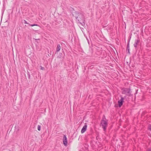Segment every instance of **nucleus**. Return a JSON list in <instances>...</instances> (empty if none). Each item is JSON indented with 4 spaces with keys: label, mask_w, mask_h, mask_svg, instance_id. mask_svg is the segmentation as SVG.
<instances>
[{
    "label": "nucleus",
    "mask_w": 151,
    "mask_h": 151,
    "mask_svg": "<svg viewBox=\"0 0 151 151\" xmlns=\"http://www.w3.org/2000/svg\"><path fill=\"white\" fill-rule=\"evenodd\" d=\"M72 14L73 17L75 18L81 24H82V23L81 22H82L84 23L83 22L84 17L82 14L78 12L75 11H74L73 12Z\"/></svg>",
    "instance_id": "nucleus-1"
},
{
    "label": "nucleus",
    "mask_w": 151,
    "mask_h": 151,
    "mask_svg": "<svg viewBox=\"0 0 151 151\" xmlns=\"http://www.w3.org/2000/svg\"><path fill=\"white\" fill-rule=\"evenodd\" d=\"M107 122L105 120H101V124L104 131H105L106 128L107 126Z\"/></svg>",
    "instance_id": "nucleus-2"
},
{
    "label": "nucleus",
    "mask_w": 151,
    "mask_h": 151,
    "mask_svg": "<svg viewBox=\"0 0 151 151\" xmlns=\"http://www.w3.org/2000/svg\"><path fill=\"white\" fill-rule=\"evenodd\" d=\"M122 93L125 94L128 96H130L131 95L130 90L127 88H125L122 89Z\"/></svg>",
    "instance_id": "nucleus-3"
},
{
    "label": "nucleus",
    "mask_w": 151,
    "mask_h": 151,
    "mask_svg": "<svg viewBox=\"0 0 151 151\" xmlns=\"http://www.w3.org/2000/svg\"><path fill=\"white\" fill-rule=\"evenodd\" d=\"M124 98L122 97L121 99L118 101V105L119 107H120L122 105L124 102Z\"/></svg>",
    "instance_id": "nucleus-4"
},
{
    "label": "nucleus",
    "mask_w": 151,
    "mask_h": 151,
    "mask_svg": "<svg viewBox=\"0 0 151 151\" xmlns=\"http://www.w3.org/2000/svg\"><path fill=\"white\" fill-rule=\"evenodd\" d=\"M63 144L65 146H66L67 145V141L66 137L65 135H64L63 137Z\"/></svg>",
    "instance_id": "nucleus-5"
},
{
    "label": "nucleus",
    "mask_w": 151,
    "mask_h": 151,
    "mask_svg": "<svg viewBox=\"0 0 151 151\" xmlns=\"http://www.w3.org/2000/svg\"><path fill=\"white\" fill-rule=\"evenodd\" d=\"M87 127V125H86V124L84 126L83 128H82L81 132L82 133H83L85 132L86 130V128Z\"/></svg>",
    "instance_id": "nucleus-6"
},
{
    "label": "nucleus",
    "mask_w": 151,
    "mask_h": 151,
    "mask_svg": "<svg viewBox=\"0 0 151 151\" xmlns=\"http://www.w3.org/2000/svg\"><path fill=\"white\" fill-rule=\"evenodd\" d=\"M139 41L138 40H135L134 41V43L133 45L136 48L137 47V45L139 44Z\"/></svg>",
    "instance_id": "nucleus-7"
},
{
    "label": "nucleus",
    "mask_w": 151,
    "mask_h": 151,
    "mask_svg": "<svg viewBox=\"0 0 151 151\" xmlns=\"http://www.w3.org/2000/svg\"><path fill=\"white\" fill-rule=\"evenodd\" d=\"M61 47L59 44L58 45H57V49H56V52H58L60 50V49Z\"/></svg>",
    "instance_id": "nucleus-8"
},
{
    "label": "nucleus",
    "mask_w": 151,
    "mask_h": 151,
    "mask_svg": "<svg viewBox=\"0 0 151 151\" xmlns=\"http://www.w3.org/2000/svg\"><path fill=\"white\" fill-rule=\"evenodd\" d=\"M24 23H27V24H29V25L31 26H37V24H29V23H27V22L25 20H24Z\"/></svg>",
    "instance_id": "nucleus-9"
},
{
    "label": "nucleus",
    "mask_w": 151,
    "mask_h": 151,
    "mask_svg": "<svg viewBox=\"0 0 151 151\" xmlns=\"http://www.w3.org/2000/svg\"><path fill=\"white\" fill-rule=\"evenodd\" d=\"M41 127L39 125H38L37 126V129L39 131H40V130Z\"/></svg>",
    "instance_id": "nucleus-10"
},
{
    "label": "nucleus",
    "mask_w": 151,
    "mask_h": 151,
    "mask_svg": "<svg viewBox=\"0 0 151 151\" xmlns=\"http://www.w3.org/2000/svg\"><path fill=\"white\" fill-rule=\"evenodd\" d=\"M102 120H106V119L105 118V116L104 115L103 116L102 119Z\"/></svg>",
    "instance_id": "nucleus-11"
},
{
    "label": "nucleus",
    "mask_w": 151,
    "mask_h": 151,
    "mask_svg": "<svg viewBox=\"0 0 151 151\" xmlns=\"http://www.w3.org/2000/svg\"><path fill=\"white\" fill-rule=\"evenodd\" d=\"M41 69L42 70H44L45 69V68L44 67H41Z\"/></svg>",
    "instance_id": "nucleus-12"
},
{
    "label": "nucleus",
    "mask_w": 151,
    "mask_h": 151,
    "mask_svg": "<svg viewBox=\"0 0 151 151\" xmlns=\"http://www.w3.org/2000/svg\"><path fill=\"white\" fill-rule=\"evenodd\" d=\"M127 49H128V50L129 51L128 52H129V44L128 45Z\"/></svg>",
    "instance_id": "nucleus-13"
},
{
    "label": "nucleus",
    "mask_w": 151,
    "mask_h": 151,
    "mask_svg": "<svg viewBox=\"0 0 151 151\" xmlns=\"http://www.w3.org/2000/svg\"><path fill=\"white\" fill-rule=\"evenodd\" d=\"M151 131V125L149 127Z\"/></svg>",
    "instance_id": "nucleus-14"
},
{
    "label": "nucleus",
    "mask_w": 151,
    "mask_h": 151,
    "mask_svg": "<svg viewBox=\"0 0 151 151\" xmlns=\"http://www.w3.org/2000/svg\"><path fill=\"white\" fill-rule=\"evenodd\" d=\"M147 151H151V150H148Z\"/></svg>",
    "instance_id": "nucleus-15"
}]
</instances>
